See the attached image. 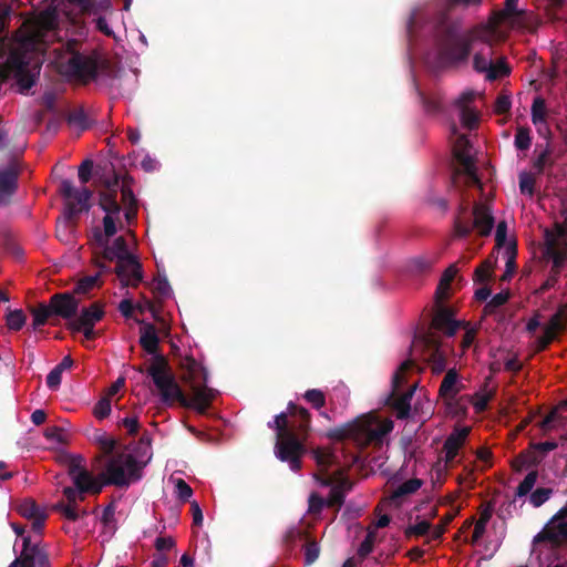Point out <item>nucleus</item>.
I'll return each instance as SVG.
<instances>
[{
    "label": "nucleus",
    "instance_id": "obj_2",
    "mask_svg": "<svg viewBox=\"0 0 567 567\" xmlns=\"http://www.w3.org/2000/svg\"><path fill=\"white\" fill-rule=\"evenodd\" d=\"M99 206L104 213L103 227L93 230V243L103 251L109 260L116 264L136 255L131 246L134 237L130 234V240L125 236L116 237L110 245V238L125 226H130L136 216V199L126 178L115 177L105 184V189L100 193Z\"/></svg>",
    "mask_w": 567,
    "mask_h": 567
},
{
    "label": "nucleus",
    "instance_id": "obj_8",
    "mask_svg": "<svg viewBox=\"0 0 567 567\" xmlns=\"http://www.w3.org/2000/svg\"><path fill=\"white\" fill-rule=\"evenodd\" d=\"M269 426L277 431L276 456L287 462L291 471L297 472L300 468V457L305 453V446L291 429H288L287 414L285 412L278 414L272 422H269Z\"/></svg>",
    "mask_w": 567,
    "mask_h": 567
},
{
    "label": "nucleus",
    "instance_id": "obj_61",
    "mask_svg": "<svg viewBox=\"0 0 567 567\" xmlns=\"http://www.w3.org/2000/svg\"><path fill=\"white\" fill-rule=\"evenodd\" d=\"M71 328L74 331L82 332L86 340H92L95 337L94 326H82V324L71 323Z\"/></svg>",
    "mask_w": 567,
    "mask_h": 567
},
{
    "label": "nucleus",
    "instance_id": "obj_31",
    "mask_svg": "<svg viewBox=\"0 0 567 567\" xmlns=\"http://www.w3.org/2000/svg\"><path fill=\"white\" fill-rule=\"evenodd\" d=\"M140 342L148 353H155L158 346L156 329L152 324H144L141 329Z\"/></svg>",
    "mask_w": 567,
    "mask_h": 567
},
{
    "label": "nucleus",
    "instance_id": "obj_27",
    "mask_svg": "<svg viewBox=\"0 0 567 567\" xmlns=\"http://www.w3.org/2000/svg\"><path fill=\"white\" fill-rule=\"evenodd\" d=\"M89 440L95 444L104 454H111L115 446L116 440L103 430L92 429L87 434Z\"/></svg>",
    "mask_w": 567,
    "mask_h": 567
},
{
    "label": "nucleus",
    "instance_id": "obj_19",
    "mask_svg": "<svg viewBox=\"0 0 567 567\" xmlns=\"http://www.w3.org/2000/svg\"><path fill=\"white\" fill-rule=\"evenodd\" d=\"M422 484L423 482L419 478H410L401 483L385 499V505L394 508L400 507L421 488Z\"/></svg>",
    "mask_w": 567,
    "mask_h": 567
},
{
    "label": "nucleus",
    "instance_id": "obj_5",
    "mask_svg": "<svg viewBox=\"0 0 567 567\" xmlns=\"http://www.w3.org/2000/svg\"><path fill=\"white\" fill-rule=\"evenodd\" d=\"M151 458V445L147 442H141L133 451L111 457L100 478L104 484L127 486L142 477V471Z\"/></svg>",
    "mask_w": 567,
    "mask_h": 567
},
{
    "label": "nucleus",
    "instance_id": "obj_36",
    "mask_svg": "<svg viewBox=\"0 0 567 567\" xmlns=\"http://www.w3.org/2000/svg\"><path fill=\"white\" fill-rule=\"evenodd\" d=\"M152 289L162 298H168L172 295L171 285L165 276H157L152 281Z\"/></svg>",
    "mask_w": 567,
    "mask_h": 567
},
{
    "label": "nucleus",
    "instance_id": "obj_1",
    "mask_svg": "<svg viewBox=\"0 0 567 567\" xmlns=\"http://www.w3.org/2000/svg\"><path fill=\"white\" fill-rule=\"evenodd\" d=\"M518 0H505L504 9L495 11L463 34L447 33L437 42L435 59L440 65L458 64L472 54L473 69L488 81L506 76L509 68L504 58L493 60L495 45L505 40L507 31L518 25Z\"/></svg>",
    "mask_w": 567,
    "mask_h": 567
},
{
    "label": "nucleus",
    "instance_id": "obj_17",
    "mask_svg": "<svg viewBox=\"0 0 567 567\" xmlns=\"http://www.w3.org/2000/svg\"><path fill=\"white\" fill-rule=\"evenodd\" d=\"M475 96L476 92L467 90L461 93V95L455 101V106L460 111L462 125L468 130L474 128L478 121L477 112L471 106V103L474 101Z\"/></svg>",
    "mask_w": 567,
    "mask_h": 567
},
{
    "label": "nucleus",
    "instance_id": "obj_45",
    "mask_svg": "<svg viewBox=\"0 0 567 567\" xmlns=\"http://www.w3.org/2000/svg\"><path fill=\"white\" fill-rule=\"evenodd\" d=\"M508 298H509V291L508 290H504V291H501V292L496 293L495 296H493V298L486 305L485 312L486 313L494 312L498 307H501L504 303H506Z\"/></svg>",
    "mask_w": 567,
    "mask_h": 567
},
{
    "label": "nucleus",
    "instance_id": "obj_33",
    "mask_svg": "<svg viewBox=\"0 0 567 567\" xmlns=\"http://www.w3.org/2000/svg\"><path fill=\"white\" fill-rule=\"evenodd\" d=\"M33 322L32 326L34 329H38L44 326L48 319L53 315L51 306L40 305L37 308L31 310Z\"/></svg>",
    "mask_w": 567,
    "mask_h": 567
},
{
    "label": "nucleus",
    "instance_id": "obj_51",
    "mask_svg": "<svg viewBox=\"0 0 567 567\" xmlns=\"http://www.w3.org/2000/svg\"><path fill=\"white\" fill-rule=\"evenodd\" d=\"M495 240L498 247H502L507 241V224L506 221H499L496 226Z\"/></svg>",
    "mask_w": 567,
    "mask_h": 567
},
{
    "label": "nucleus",
    "instance_id": "obj_4",
    "mask_svg": "<svg viewBox=\"0 0 567 567\" xmlns=\"http://www.w3.org/2000/svg\"><path fill=\"white\" fill-rule=\"evenodd\" d=\"M158 393L161 402L165 405H172L175 402L185 406H192L200 413H204L215 398V390L207 386V371L195 360L186 361L185 380L189 384L192 399L187 400L176 382L173 374L162 362L153 363L148 369Z\"/></svg>",
    "mask_w": 567,
    "mask_h": 567
},
{
    "label": "nucleus",
    "instance_id": "obj_16",
    "mask_svg": "<svg viewBox=\"0 0 567 567\" xmlns=\"http://www.w3.org/2000/svg\"><path fill=\"white\" fill-rule=\"evenodd\" d=\"M63 495L65 496L68 503H58L54 505V509L60 512L64 518L76 522L81 516L85 514L84 511L78 507V502L83 501L84 492L78 487H64Z\"/></svg>",
    "mask_w": 567,
    "mask_h": 567
},
{
    "label": "nucleus",
    "instance_id": "obj_30",
    "mask_svg": "<svg viewBox=\"0 0 567 567\" xmlns=\"http://www.w3.org/2000/svg\"><path fill=\"white\" fill-rule=\"evenodd\" d=\"M471 401L470 395H461L456 394L454 396V402L451 399L444 400L445 409L449 414L454 417H460L466 414Z\"/></svg>",
    "mask_w": 567,
    "mask_h": 567
},
{
    "label": "nucleus",
    "instance_id": "obj_7",
    "mask_svg": "<svg viewBox=\"0 0 567 567\" xmlns=\"http://www.w3.org/2000/svg\"><path fill=\"white\" fill-rule=\"evenodd\" d=\"M393 430V422L388 417H380L374 414H367L358 417L329 433L330 437L342 440L352 439L358 445L382 444L386 435Z\"/></svg>",
    "mask_w": 567,
    "mask_h": 567
},
{
    "label": "nucleus",
    "instance_id": "obj_64",
    "mask_svg": "<svg viewBox=\"0 0 567 567\" xmlns=\"http://www.w3.org/2000/svg\"><path fill=\"white\" fill-rule=\"evenodd\" d=\"M549 157V151L546 148L543 151L537 158L535 159L534 166L538 172H542L544 167L546 166Z\"/></svg>",
    "mask_w": 567,
    "mask_h": 567
},
{
    "label": "nucleus",
    "instance_id": "obj_52",
    "mask_svg": "<svg viewBox=\"0 0 567 567\" xmlns=\"http://www.w3.org/2000/svg\"><path fill=\"white\" fill-rule=\"evenodd\" d=\"M61 381L62 372H60L56 368H53L47 377V385L52 390H56L60 386Z\"/></svg>",
    "mask_w": 567,
    "mask_h": 567
},
{
    "label": "nucleus",
    "instance_id": "obj_21",
    "mask_svg": "<svg viewBox=\"0 0 567 567\" xmlns=\"http://www.w3.org/2000/svg\"><path fill=\"white\" fill-rule=\"evenodd\" d=\"M17 177L18 165L14 161L0 167V205L4 204L16 190Z\"/></svg>",
    "mask_w": 567,
    "mask_h": 567
},
{
    "label": "nucleus",
    "instance_id": "obj_56",
    "mask_svg": "<svg viewBox=\"0 0 567 567\" xmlns=\"http://www.w3.org/2000/svg\"><path fill=\"white\" fill-rule=\"evenodd\" d=\"M507 260H506V269H505V272L503 275V279L506 280L508 278H511L515 271V262H514V259H513V246L509 245L507 247Z\"/></svg>",
    "mask_w": 567,
    "mask_h": 567
},
{
    "label": "nucleus",
    "instance_id": "obj_39",
    "mask_svg": "<svg viewBox=\"0 0 567 567\" xmlns=\"http://www.w3.org/2000/svg\"><path fill=\"white\" fill-rule=\"evenodd\" d=\"M7 326L10 330L18 331L25 323V316L22 310H12L6 317Z\"/></svg>",
    "mask_w": 567,
    "mask_h": 567
},
{
    "label": "nucleus",
    "instance_id": "obj_37",
    "mask_svg": "<svg viewBox=\"0 0 567 567\" xmlns=\"http://www.w3.org/2000/svg\"><path fill=\"white\" fill-rule=\"evenodd\" d=\"M171 482L173 483L175 493L181 501L186 502L192 497L193 489L184 480L171 477Z\"/></svg>",
    "mask_w": 567,
    "mask_h": 567
},
{
    "label": "nucleus",
    "instance_id": "obj_38",
    "mask_svg": "<svg viewBox=\"0 0 567 567\" xmlns=\"http://www.w3.org/2000/svg\"><path fill=\"white\" fill-rule=\"evenodd\" d=\"M100 274L86 276L80 279L75 286L74 291L78 293H86L93 288L99 286Z\"/></svg>",
    "mask_w": 567,
    "mask_h": 567
},
{
    "label": "nucleus",
    "instance_id": "obj_10",
    "mask_svg": "<svg viewBox=\"0 0 567 567\" xmlns=\"http://www.w3.org/2000/svg\"><path fill=\"white\" fill-rule=\"evenodd\" d=\"M452 134L455 136L453 140V152L460 162V168L455 173L454 183H457L458 178L464 177L466 184L481 186L468 138L465 135H458L455 126L452 127Z\"/></svg>",
    "mask_w": 567,
    "mask_h": 567
},
{
    "label": "nucleus",
    "instance_id": "obj_9",
    "mask_svg": "<svg viewBox=\"0 0 567 567\" xmlns=\"http://www.w3.org/2000/svg\"><path fill=\"white\" fill-rule=\"evenodd\" d=\"M457 274V268L455 265H451L442 275L441 280L439 282L436 289V299H437V309L434 315L432 327L436 331H441L449 337H452L456 333L461 326H463V321L456 320L454 317V312L452 309L443 307L441 305L442 299L447 298L450 291V284L454 279Z\"/></svg>",
    "mask_w": 567,
    "mask_h": 567
},
{
    "label": "nucleus",
    "instance_id": "obj_63",
    "mask_svg": "<svg viewBox=\"0 0 567 567\" xmlns=\"http://www.w3.org/2000/svg\"><path fill=\"white\" fill-rule=\"evenodd\" d=\"M141 166L145 172H153L158 168V162L150 155H145L141 162Z\"/></svg>",
    "mask_w": 567,
    "mask_h": 567
},
{
    "label": "nucleus",
    "instance_id": "obj_40",
    "mask_svg": "<svg viewBox=\"0 0 567 567\" xmlns=\"http://www.w3.org/2000/svg\"><path fill=\"white\" fill-rule=\"evenodd\" d=\"M515 147L520 151H526L532 145L529 130L526 127H518L515 134Z\"/></svg>",
    "mask_w": 567,
    "mask_h": 567
},
{
    "label": "nucleus",
    "instance_id": "obj_60",
    "mask_svg": "<svg viewBox=\"0 0 567 567\" xmlns=\"http://www.w3.org/2000/svg\"><path fill=\"white\" fill-rule=\"evenodd\" d=\"M175 546V540L172 537H158L155 542V547L158 551H166Z\"/></svg>",
    "mask_w": 567,
    "mask_h": 567
},
{
    "label": "nucleus",
    "instance_id": "obj_58",
    "mask_svg": "<svg viewBox=\"0 0 567 567\" xmlns=\"http://www.w3.org/2000/svg\"><path fill=\"white\" fill-rule=\"evenodd\" d=\"M288 411L290 414H298L302 421V423L300 424V429H306L307 427V422H308V411L303 408H298L296 406L295 404L292 403H289L288 405Z\"/></svg>",
    "mask_w": 567,
    "mask_h": 567
},
{
    "label": "nucleus",
    "instance_id": "obj_48",
    "mask_svg": "<svg viewBox=\"0 0 567 567\" xmlns=\"http://www.w3.org/2000/svg\"><path fill=\"white\" fill-rule=\"evenodd\" d=\"M434 262L433 258L425 256L415 257L410 261V268L414 271H423L429 269Z\"/></svg>",
    "mask_w": 567,
    "mask_h": 567
},
{
    "label": "nucleus",
    "instance_id": "obj_11",
    "mask_svg": "<svg viewBox=\"0 0 567 567\" xmlns=\"http://www.w3.org/2000/svg\"><path fill=\"white\" fill-rule=\"evenodd\" d=\"M412 367V362L403 361L392 377V395L394 398L393 406L398 419H405L410 415V401L417 386V382H412L408 391L400 395L401 386L406 379V373Z\"/></svg>",
    "mask_w": 567,
    "mask_h": 567
},
{
    "label": "nucleus",
    "instance_id": "obj_14",
    "mask_svg": "<svg viewBox=\"0 0 567 567\" xmlns=\"http://www.w3.org/2000/svg\"><path fill=\"white\" fill-rule=\"evenodd\" d=\"M8 567H50L45 553L30 536L22 537V550Z\"/></svg>",
    "mask_w": 567,
    "mask_h": 567
},
{
    "label": "nucleus",
    "instance_id": "obj_44",
    "mask_svg": "<svg viewBox=\"0 0 567 567\" xmlns=\"http://www.w3.org/2000/svg\"><path fill=\"white\" fill-rule=\"evenodd\" d=\"M535 178L532 174L523 172L519 174V190L522 194L533 196Z\"/></svg>",
    "mask_w": 567,
    "mask_h": 567
},
{
    "label": "nucleus",
    "instance_id": "obj_24",
    "mask_svg": "<svg viewBox=\"0 0 567 567\" xmlns=\"http://www.w3.org/2000/svg\"><path fill=\"white\" fill-rule=\"evenodd\" d=\"M420 343H424V346L427 348V355L429 359H431L433 362V370L437 373L441 372L444 369L445 364L442 351L434 337L430 333L424 336L423 338L417 337L413 343L414 348H416Z\"/></svg>",
    "mask_w": 567,
    "mask_h": 567
},
{
    "label": "nucleus",
    "instance_id": "obj_35",
    "mask_svg": "<svg viewBox=\"0 0 567 567\" xmlns=\"http://www.w3.org/2000/svg\"><path fill=\"white\" fill-rule=\"evenodd\" d=\"M313 457L321 468H326L336 461L334 453L329 449H317L313 451Z\"/></svg>",
    "mask_w": 567,
    "mask_h": 567
},
{
    "label": "nucleus",
    "instance_id": "obj_62",
    "mask_svg": "<svg viewBox=\"0 0 567 567\" xmlns=\"http://www.w3.org/2000/svg\"><path fill=\"white\" fill-rule=\"evenodd\" d=\"M558 414L556 410H553L540 423V429L543 431H550L555 427V421L557 420Z\"/></svg>",
    "mask_w": 567,
    "mask_h": 567
},
{
    "label": "nucleus",
    "instance_id": "obj_49",
    "mask_svg": "<svg viewBox=\"0 0 567 567\" xmlns=\"http://www.w3.org/2000/svg\"><path fill=\"white\" fill-rule=\"evenodd\" d=\"M305 399L316 409H319L323 406L324 404V396L323 393L319 390H308L305 393Z\"/></svg>",
    "mask_w": 567,
    "mask_h": 567
},
{
    "label": "nucleus",
    "instance_id": "obj_50",
    "mask_svg": "<svg viewBox=\"0 0 567 567\" xmlns=\"http://www.w3.org/2000/svg\"><path fill=\"white\" fill-rule=\"evenodd\" d=\"M492 272V262L485 261L483 262L475 271V279L478 282H485L489 277Z\"/></svg>",
    "mask_w": 567,
    "mask_h": 567
},
{
    "label": "nucleus",
    "instance_id": "obj_46",
    "mask_svg": "<svg viewBox=\"0 0 567 567\" xmlns=\"http://www.w3.org/2000/svg\"><path fill=\"white\" fill-rule=\"evenodd\" d=\"M94 416L99 420L105 419L111 413V401L109 396L102 398L94 406Z\"/></svg>",
    "mask_w": 567,
    "mask_h": 567
},
{
    "label": "nucleus",
    "instance_id": "obj_6",
    "mask_svg": "<svg viewBox=\"0 0 567 567\" xmlns=\"http://www.w3.org/2000/svg\"><path fill=\"white\" fill-rule=\"evenodd\" d=\"M75 41L68 42L65 50L55 48L53 63L64 76L83 83L99 81L106 65L95 55H83L75 51Z\"/></svg>",
    "mask_w": 567,
    "mask_h": 567
},
{
    "label": "nucleus",
    "instance_id": "obj_32",
    "mask_svg": "<svg viewBox=\"0 0 567 567\" xmlns=\"http://www.w3.org/2000/svg\"><path fill=\"white\" fill-rule=\"evenodd\" d=\"M470 396H471L470 404L473 405L476 413H481L486 409L487 403L489 402V400L493 396V392L491 389H488L487 385H484L475 394L470 395Z\"/></svg>",
    "mask_w": 567,
    "mask_h": 567
},
{
    "label": "nucleus",
    "instance_id": "obj_53",
    "mask_svg": "<svg viewBox=\"0 0 567 567\" xmlns=\"http://www.w3.org/2000/svg\"><path fill=\"white\" fill-rule=\"evenodd\" d=\"M487 519H488V516L486 515H483L475 524L474 526V530H473V535H472V540L473 543H476L478 542V539L483 536L484 532H485V528H486V524H487Z\"/></svg>",
    "mask_w": 567,
    "mask_h": 567
},
{
    "label": "nucleus",
    "instance_id": "obj_15",
    "mask_svg": "<svg viewBox=\"0 0 567 567\" xmlns=\"http://www.w3.org/2000/svg\"><path fill=\"white\" fill-rule=\"evenodd\" d=\"M114 271L123 288L137 287L144 278L142 264L137 255L116 264Z\"/></svg>",
    "mask_w": 567,
    "mask_h": 567
},
{
    "label": "nucleus",
    "instance_id": "obj_25",
    "mask_svg": "<svg viewBox=\"0 0 567 567\" xmlns=\"http://www.w3.org/2000/svg\"><path fill=\"white\" fill-rule=\"evenodd\" d=\"M565 316L561 311L555 313L544 329V334L538 338L537 347L539 350L545 349L564 328Z\"/></svg>",
    "mask_w": 567,
    "mask_h": 567
},
{
    "label": "nucleus",
    "instance_id": "obj_22",
    "mask_svg": "<svg viewBox=\"0 0 567 567\" xmlns=\"http://www.w3.org/2000/svg\"><path fill=\"white\" fill-rule=\"evenodd\" d=\"M70 477L75 487L80 488L84 493H100L104 483L93 477L87 471L74 466L70 470Z\"/></svg>",
    "mask_w": 567,
    "mask_h": 567
},
{
    "label": "nucleus",
    "instance_id": "obj_13",
    "mask_svg": "<svg viewBox=\"0 0 567 567\" xmlns=\"http://www.w3.org/2000/svg\"><path fill=\"white\" fill-rule=\"evenodd\" d=\"M494 225L491 208L486 204H476L473 209V223L468 224L460 215L456 219V233L458 236H466L472 229H476L481 235L486 236L491 233Z\"/></svg>",
    "mask_w": 567,
    "mask_h": 567
},
{
    "label": "nucleus",
    "instance_id": "obj_29",
    "mask_svg": "<svg viewBox=\"0 0 567 567\" xmlns=\"http://www.w3.org/2000/svg\"><path fill=\"white\" fill-rule=\"evenodd\" d=\"M103 308L97 303H93L90 307L82 309L79 317L73 319L71 323L95 326L103 318Z\"/></svg>",
    "mask_w": 567,
    "mask_h": 567
},
{
    "label": "nucleus",
    "instance_id": "obj_23",
    "mask_svg": "<svg viewBox=\"0 0 567 567\" xmlns=\"http://www.w3.org/2000/svg\"><path fill=\"white\" fill-rule=\"evenodd\" d=\"M50 306L53 315L70 319L75 315L79 302L71 293H58L51 298Z\"/></svg>",
    "mask_w": 567,
    "mask_h": 567
},
{
    "label": "nucleus",
    "instance_id": "obj_28",
    "mask_svg": "<svg viewBox=\"0 0 567 567\" xmlns=\"http://www.w3.org/2000/svg\"><path fill=\"white\" fill-rule=\"evenodd\" d=\"M461 391V384L458 383L457 373L455 370H449L445 374L441 386H440V396L442 400L451 399L454 402V396L458 394Z\"/></svg>",
    "mask_w": 567,
    "mask_h": 567
},
{
    "label": "nucleus",
    "instance_id": "obj_59",
    "mask_svg": "<svg viewBox=\"0 0 567 567\" xmlns=\"http://www.w3.org/2000/svg\"><path fill=\"white\" fill-rule=\"evenodd\" d=\"M122 425L126 429L130 434L137 433L140 429V422L136 416H126L122 420Z\"/></svg>",
    "mask_w": 567,
    "mask_h": 567
},
{
    "label": "nucleus",
    "instance_id": "obj_47",
    "mask_svg": "<svg viewBox=\"0 0 567 567\" xmlns=\"http://www.w3.org/2000/svg\"><path fill=\"white\" fill-rule=\"evenodd\" d=\"M320 548L318 543L310 542L305 546V563L306 565H311L319 557Z\"/></svg>",
    "mask_w": 567,
    "mask_h": 567
},
{
    "label": "nucleus",
    "instance_id": "obj_54",
    "mask_svg": "<svg viewBox=\"0 0 567 567\" xmlns=\"http://www.w3.org/2000/svg\"><path fill=\"white\" fill-rule=\"evenodd\" d=\"M92 175V163L89 161L83 162L78 172L79 179L82 184H85L90 181Z\"/></svg>",
    "mask_w": 567,
    "mask_h": 567
},
{
    "label": "nucleus",
    "instance_id": "obj_57",
    "mask_svg": "<svg viewBox=\"0 0 567 567\" xmlns=\"http://www.w3.org/2000/svg\"><path fill=\"white\" fill-rule=\"evenodd\" d=\"M512 105L511 99L507 95H499L495 102V112L503 114L509 111Z\"/></svg>",
    "mask_w": 567,
    "mask_h": 567
},
{
    "label": "nucleus",
    "instance_id": "obj_41",
    "mask_svg": "<svg viewBox=\"0 0 567 567\" xmlns=\"http://www.w3.org/2000/svg\"><path fill=\"white\" fill-rule=\"evenodd\" d=\"M553 494V491L547 487H539L536 488L530 495H529V502L534 507L542 506L545 502H547Z\"/></svg>",
    "mask_w": 567,
    "mask_h": 567
},
{
    "label": "nucleus",
    "instance_id": "obj_26",
    "mask_svg": "<svg viewBox=\"0 0 567 567\" xmlns=\"http://www.w3.org/2000/svg\"><path fill=\"white\" fill-rule=\"evenodd\" d=\"M532 122L540 135H545L549 132L547 124V107L545 100L540 96L535 97L533 101Z\"/></svg>",
    "mask_w": 567,
    "mask_h": 567
},
{
    "label": "nucleus",
    "instance_id": "obj_3",
    "mask_svg": "<svg viewBox=\"0 0 567 567\" xmlns=\"http://www.w3.org/2000/svg\"><path fill=\"white\" fill-rule=\"evenodd\" d=\"M9 13L8 7L0 3V56L8 55L7 66L22 74L29 64L28 53L41 51L55 37L58 12L51 7L40 11L33 20L24 22L12 39L3 35Z\"/></svg>",
    "mask_w": 567,
    "mask_h": 567
},
{
    "label": "nucleus",
    "instance_id": "obj_12",
    "mask_svg": "<svg viewBox=\"0 0 567 567\" xmlns=\"http://www.w3.org/2000/svg\"><path fill=\"white\" fill-rule=\"evenodd\" d=\"M60 193L65 199V214L69 218L90 209L92 193L87 188H75L71 181L63 179L60 184Z\"/></svg>",
    "mask_w": 567,
    "mask_h": 567
},
{
    "label": "nucleus",
    "instance_id": "obj_43",
    "mask_svg": "<svg viewBox=\"0 0 567 567\" xmlns=\"http://www.w3.org/2000/svg\"><path fill=\"white\" fill-rule=\"evenodd\" d=\"M378 542V534L373 529H369L365 539L361 543L358 554L361 557L368 556L372 549L374 544Z\"/></svg>",
    "mask_w": 567,
    "mask_h": 567
},
{
    "label": "nucleus",
    "instance_id": "obj_34",
    "mask_svg": "<svg viewBox=\"0 0 567 567\" xmlns=\"http://www.w3.org/2000/svg\"><path fill=\"white\" fill-rule=\"evenodd\" d=\"M536 482H537V473L529 472L525 476V478L520 482V484L517 486L515 495L519 498L530 495L534 492L533 488H534Z\"/></svg>",
    "mask_w": 567,
    "mask_h": 567
},
{
    "label": "nucleus",
    "instance_id": "obj_20",
    "mask_svg": "<svg viewBox=\"0 0 567 567\" xmlns=\"http://www.w3.org/2000/svg\"><path fill=\"white\" fill-rule=\"evenodd\" d=\"M18 512L31 523V529L35 534H40L44 527L47 514L33 501L25 499L18 506Z\"/></svg>",
    "mask_w": 567,
    "mask_h": 567
},
{
    "label": "nucleus",
    "instance_id": "obj_55",
    "mask_svg": "<svg viewBox=\"0 0 567 567\" xmlns=\"http://www.w3.org/2000/svg\"><path fill=\"white\" fill-rule=\"evenodd\" d=\"M113 520H114V508L112 506H107L103 511L102 523L105 526V528H107L111 533H113L114 528H115Z\"/></svg>",
    "mask_w": 567,
    "mask_h": 567
},
{
    "label": "nucleus",
    "instance_id": "obj_42",
    "mask_svg": "<svg viewBox=\"0 0 567 567\" xmlns=\"http://www.w3.org/2000/svg\"><path fill=\"white\" fill-rule=\"evenodd\" d=\"M430 532V523L425 519L419 520L413 525H409L405 528V536H427V533Z\"/></svg>",
    "mask_w": 567,
    "mask_h": 567
},
{
    "label": "nucleus",
    "instance_id": "obj_18",
    "mask_svg": "<svg viewBox=\"0 0 567 567\" xmlns=\"http://www.w3.org/2000/svg\"><path fill=\"white\" fill-rule=\"evenodd\" d=\"M470 432V426L457 425L446 437L443 446L446 464L452 463L454 458L457 456L458 451L464 445Z\"/></svg>",
    "mask_w": 567,
    "mask_h": 567
}]
</instances>
